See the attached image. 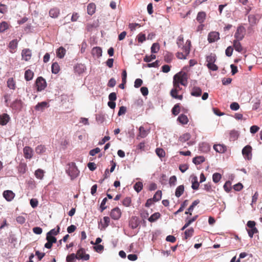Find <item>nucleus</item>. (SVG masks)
<instances>
[{
	"mask_svg": "<svg viewBox=\"0 0 262 262\" xmlns=\"http://www.w3.org/2000/svg\"><path fill=\"white\" fill-rule=\"evenodd\" d=\"M188 74L184 72L181 71L175 74L173 78V81L181 84L182 85L186 86L188 84Z\"/></svg>",
	"mask_w": 262,
	"mask_h": 262,
	"instance_id": "nucleus-1",
	"label": "nucleus"
},
{
	"mask_svg": "<svg viewBox=\"0 0 262 262\" xmlns=\"http://www.w3.org/2000/svg\"><path fill=\"white\" fill-rule=\"evenodd\" d=\"M191 46V41L187 40L184 46H183L182 49L183 52H178L176 54V56L180 59H186L187 56L189 54Z\"/></svg>",
	"mask_w": 262,
	"mask_h": 262,
	"instance_id": "nucleus-2",
	"label": "nucleus"
},
{
	"mask_svg": "<svg viewBox=\"0 0 262 262\" xmlns=\"http://www.w3.org/2000/svg\"><path fill=\"white\" fill-rule=\"evenodd\" d=\"M66 172L71 177V179H74L78 177L79 171L77 169L74 163L69 164L68 168L66 169Z\"/></svg>",
	"mask_w": 262,
	"mask_h": 262,
	"instance_id": "nucleus-3",
	"label": "nucleus"
},
{
	"mask_svg": "<svg viewBox=\"0 0 262 262\" xmlns=\"http://www.w3.org/2000/svg\"><path fill=\"white\" fill-rule=\"evenodd\" d=\"M35 85L37 91H41L46 88L47 83L44 78L42 77H39L36 80Z\"/></svg>",
	"mask_w": 262,
	"mask_h": 262,
	"instance_id": "nucleus-4",
	"label": "nucleus"
},
{
	"mask_svg": "<svg viewBox=\"0 0 262 262\" xmlns=\"http://www.w3.org/2000/svg\"><path fill=\"white\" fill-rule=\"evenodd\" d=\"M246 33V29L243 26H240L237 27L236 31L234 34L236 39L242 40Z\"/></svg>",
	"mask_w": 262,
	"mask_h": 262,
	"instance_id": "nucleus-5",
	"label": "nucleus"
},
{
	"mask_svg": "<svg viewBox=\"0 0 262 262\" xmlns=\"http://www.w3.org/2000/svg\"><path fill=\"white\" fill-rule=\"evenodd\" d=\"M76 256L78 259H82L84 260H88L90 258V255L85 253L84 248H80L76 253Z\"/></svg>",
	"mask_w": 262,
	"mask_h": 262,
	"instance_id": "nucleus-6",
	"label": "nucleus"
},
{
	"mask_svg": "<svg viewBox=\"0 0 262 262\" xmlns=\"http://www.w3.org/2000/svg\"><path fill=\"white\" fill-rule=\"evenodd\" d=\"M23 106V102L20 99H16L11 104V107L13 110L20 111Z\"/></svg>",
	"mask_w": 262,
	"mask_h": 262,
	"instance_id": "nucleus-7",
	"label": "nucleus"
},
{
	"mask_svg": "<svg viewBox=\"0 0 262 262\" xmlns=\"http://www.w3.org/2000/svg\"><path fill=\"white\" fill-rule=\"evenodd\" d=\"M46 239L47 242L45 244V247L48 249H51L53 244L57 242V239L55 237L49 235L48 234H47Z\"/></svg>",
	"mask_w": 262,
	"mask_h": 262,
	"instance_id": "nucleus-8",
	"label": "nucleus"
},
{
	"mask_svg": "<svg viewBox=\"0 0 262 262\" xmlns=\"http://www.w3.org/2000/svg\"><path fill=\"white\" fill-rule=\"evenodd\" d=\"M121 214V210L117 207L112 210L110 216L113 219L118 220L120 218Z\"/></svg>",
	"mask_w": 262,
	"mask_h": 262,
	"instance_id": "nucleus-9",
	"label": "nucleus"
},
{
	"mask_svg": "<svg viewBox=\"0 0 262 262\" xmlns=\"http://www.w3.org/2000/svg\"><path fill=\"white\" fill-rule=\"evenodd\" d=\"M220 39V34L218 32L213 31L208 34V40L209 43L214 42Z\"/></svg>",
	"mask_w": 262,
	"mask_h": 262,
	"instance_id": "nucleus-10",
	"label": "nucleus"
},
{
	"mask_svg": "<svg viewBox=\"0 0 262 262\" xmlns=\"http://www.w3.org/2000/svg\"><path fill=\"white\" fill-rule=\"evenodd\" d=\"M252 147L250 145L246 146L242 150V154L245 159L250 160L252 157Z\"/></svg>",
	"mask_w": 262,
	"mask_h": 262,
	"instance_id": "nucleus-11",
	"label": "nucleus"
},
{
	"mask_svg": "<svg viewBox=\"0 0 262 262\" xmlns=\"http://www.w3.org/2000/svg\"><path fill=\"white\" fill-rule=\"evenodd\" d=\"M22 60L29 61L32 57V52L29 49H25L21 51Z\"/></svg>",
	"mask_w": 262,
	"mask_h": 262,
	"instance_id": "nucleus-12",
	"label": "nucleus"
},
{
	"mask_svg": "<svg viewBox=\"0 0 262 262\" xmlns=\"http://www.w3.org/2000/svg\"><path fill=\"white\" fill-rule=\"evenodd\" d=\"M3 197L8 202L11 201L15 197V193L11 190H5L3 193Z\"/></svg>",
	"mask_w": 262,
	"mask_h": 262,
	"instance_id": "nucleus-13",
	"label": "nucleus"
},
{
	"mask_svg": "<svg viewBox=\"0 0 262 262\" xmlns=\"http://www.w3.org/2000/svg\"><path fill=\"white\" fill-rule=\"evenodd\" d=\"M24 155L26 159H31L33 157V149L29 146H25L23 149Z\"/></svg>",
	"mask_w": 262,
	"mask_h": 262,
	"instance_id": "nucleus-14",
	"label": "nucleus"
},
{
	"mask_svg": "<svg viewBox=\"0 0 262 262\" xmlns=\"http://www.w3.org/2000/svg\"><path fill=\"white\" fill-rule=\"evenodd\" d=\"M139 224L140 223L138 218L136 216H134L131 217L129 221V225L131 228L134 229L136 228L139 226Z\"/></svg>",
	"mask_w": 262,
	"mask_h": 262,
	"instance_id": "nucleus-15",
	"label": "nucleus"
},
{
	"mask_svg": "<svg viewBox=\"0 0 262 262\" xmlns=\"http://www.w3.org/2000/svg\"><path fill=\"white\" fill-rule=\"evenodd\" d=\"M18 41L16 39L11 40L9 43V48L10 52L12 53L15 52L16 49L17 48Z\"/></svg>",
	"mask_w": 262,
	"mask_h": 262,
	"instance_id": "nucleus-16",
	"label": "nucleus"
},
{
	"mask_svg": "<svg viewBox=\"0 0 262 262\" xmlns=\"http://www.w3.org/2000/svg\"><path fill=\"white\" fill-rule=\"evenodd\" d=\"M206 18V13L204 11L199 12L196 18V20L201 24H203Z\"/></svg>",
	"mask_w": 262,
	"mask_h": 262,
	"instance_id": "nucleus-17",
	"label": "nucleus"
},
{
	"mask_svg": "<svg viewBox=\"0 0 262 262\" xmlns=\"http://www.w3.org/2000/svg\"><path fill=\"white\" fill-rule=\"evenodd\" d=\"M214 149L217 152L224 153L226 151V146L224 144H215L213 146Z\"/></svg>",
	"mask_w": 262,
	"mask_h": 262,
	"instance_id": "nucleus-18",
	"label": "nucleus"
},
{
	"mask_svg": "<svg viewBox=\"0 0 262 262\" xmlns=\"http://www.w3.org/2000/svg\"><path fill=\"white\" fill-rule=\"evenodd\" d=\"M7 85L8 88L10 89L14 90L16 89V81L15 80L12 78H9L7 81Z\"/></svg>",
	"mask_w": 262,
	"mask_h": 262,
	"instance_id": "nucleus-19",
	"label": "nucleus"
},
{
	"mask_svg": "<svg viewBox=\"0 0 262 262\" xmlns=\"http://www.w3.org/2000/svg\"><path fill=\"white\" fill-rule=\"evenodd\" d=\"M200 203L199 200H196L193 201L192 204L189 206L187 211H185V213L186 214H189L190 215H192V211L194 209V208L195 206H196Z\"/></svg>",
	"mask_w": 262,
	"mask_h": 262,
	"instance_id": "nucleus-20",
	"label": "nucleus"
},
{
	"mask_svg": "<svg viewBox=\"0 0 262 262\" xmlns=\"http://www.w3.org/2000/svg\"><path fill=\"white\" fill-rule=\"evenodd\" d=\"M202 90L199 87L194 86L192 88L191 95L195 97H199L202 94Z\"/></svg>",
	"mask_w": 262,
	"mask_h": 262,
	"instance_id": "nucleus-21",
	"label": "nucleus"
},
{
	"mask_svg": "<svg viewBox=\"0 0 262 262\" xmlns=\"http://www.w3.org/2000/svg\"><path fill=\"white\" fill-rule=\"evenodd\" d=\"M241 40L235 39L233 41V47L234 49L238 52H241L243 51V47L239 41Z\"/></svg>",
	"mask_w": 262,
	"mask_h": 262,
	"instance_id": "nucleus-22",
	"label": "nucleus"
},
{
	"mask_svg": "<svg viewBox=\"0 0 262 262\" xmlns=\"http://www.w3.org/2000/svg\"><path fill=\"white\" fill-rule=\"evenodd\" d=\"M59 9L57 8L51 9L49 11V15L52 18H56L59 14Z\"/></svg>",
	"mask_w": 262,
	"mask_h": 262,
	"instance_id": "nucleus-23",
	"label": "nucleus"
},
{
	"mask_svg": "<svg viewBox=\"0 0 262 262\" xmlns=\"http://www.w3.org/2000/svg\"><path fill=\"white\" fill-rule=\"evenodd\" d=\"M96 10V5L94 3H90L88 5L87 11L89 15H92Z\"/></svg>",
	"mask_w": 262,
	"mask_h": 262,
	"instance_id": "nucleus-24",
	"label": "nucleus"
},
{
	"mask_svg": "<svg viewBox=\"0 0 262 262\" xmlns=\"http://www.w3.org/2000/svg\"><path fill=\"white\" fill-rule=\"evenodd\" d=\"M102 49L100 47H94L93 48L92 53L93 55L97 56V57H99L102 55Z\"/></svg>",
	"mask_w": 262,
	"mask_h": 262,
	"instance_id": "nucleus-25",
	"label": "nucleus"
},
{
	"mask_svg": "<svg viewBox=\"0 0 262 262\" xmlns=\"http://www.w3.org/2000/svg\"><path fill=\"white\" fill-rule=\"evenodd\" d=\"M178 121L182 124H186L188 122V119L187 116L184 114L180 115L178 118Z\"/></svg>",
	"mask_w": 262,
	"mask_h": 262,
	"instance_id": "nucleus-26",
	"label": "nucleus"
},
{
	"mask_svg": "<svg viewBox=\"0 0 262 262\" xmlns=\"http://www.w3.org/2000/svg\"><path fill=\"white\" fill-rule=\"evenodd\" d=\"M34 76V73L30 69L25 71V79L27 81H29L32 79Z\"/></svg>",
	"mask_w": 262,
	"mask_h": 262,
	"instance_id": "nucleus-27",
	"label": "nucleus"
},
{
	"mask_svg": "<svg viewBox=\"0 0 262 262\" xmlns=\"http://www.w3.org/2000/svg\"><path fill=\"white\" fill-rule=\"evenodd\" d=\"M184 191V186L183 185H180L176 188L175 195L177 198H179L180 196L182 195Z\"/></svg>",
	"mask_w": 262,
	"mask_h": 262,
	"instance_id": "nucleus-28",
	"label": "nucleus"
},
{
	"mask_svg": "<svg viewBox=\"0 0 262 262\" xmlns=\"http://www.w3.org/2000/svg\"><path fill=\"white\" fill-rule=\"evenodd\" d=\"M205 161V158L203 156H197L193 158L192 162L195 165H199Z\"/></svg>",
	"mask_w": 262,
	"mask_h": 262,
	"instance_id": "nucleus-29",
	"label": "nucleus"
},
{
	"mask_svg": "<svg viewBox=\"0 0 262 262\" xmlns=\"http://www.w3.org/2000/svg\"><path fill=\"white\" fill-rule=\"evenodd\" d=\"M66 52V49L62 47H60L56 52L57 56L59 58H62L64 56Z\"/></svg>",
	"mask_w": 262,
	"mask_h": 262,
	"instance_id": "nucleus-30",
	"label": "nucleus"
},
{
	"mask_svg": "<svg viewBox=\"0 0 262 262\" xmlns=\"http://www.w3.org/2000/svg\"><path fill=\"white\" fill-rule=\"evenodd\" d=\"M10 118L7 114H3L1 115V125H6L9 121Z\"/></svg>",
	"mask_w": 262,
	"mask_h": 262,
	"instance_id": "nucleus-31",
	"label": "nucleus"
},
{
	"mask_svg": "<svg viewBox=\"0 0 262 262\" xmlns=\"http://www.w3.org/2000/svg\"><path fill=\"white\" fill-rule=\"evenodd\" d=\"M48 103L45 101H43L40 103H38V104L35 106V110L36 111H41L47 106Z\"/></svg>",
	"mask_w": 262,
	"mask_h": 262,
	"instance_id": "nucleus-32",
	"label": "nucleus"
},
{
	"mask_svg": "<svg viewBox=\"0 0 262 262\" xmlns=\"http://www.w3.org/2000/svg\"><path fill=\"white\" fill-rule=\"evenodd\" d=\"M192 186L191 187L194 190L198 189L199 187L200 184L198 181V178L196 176L192 178Z\"/></svg>",
	"mask_w": 262,
	"mask_h": 262,
	"instance_id": "nucleus-33",
	"label": "nucleus"
},
{
	"mask_svg": "<svg viewBox=\"0 0 262 262\" xmlns=\"http://www.w3.org/2000/svg\"><path fill=\"white\" fill-rule=\"evenodd\" d=\"M178 92L174 90V89H172L170 91V95L172 98H174L175 99L182 100L183 99V95H178Z\"/></svg>",
	"mask_w": 262,
	"mask_h": 262,
	"instance_id": "nucleus-34",
	"label": "nucleus"
},
{
	"mask_svg": "<svg viewBox=\"0 0 262 262\" xmlns=\"http://www.w3.org/2000/svg\"><path fill=\"white\" fill-rule=\"evenodd\" d=\"M171 112L172 114L174 116L178 115L180 112V103H177L174 105L173 108H172Z\"/></svg>",
	"mask_w": 262,
	"mask_h": 262,
	"instance_id": "nucleus-35",
	"label": "nucleus"
},
{
	"mask_svg": "<svg viewBox=\"0 0 262 262\" xmlns=\"http://www.w3.org/2000/svg\"><path fill=\"white\" fill-rule=\"evenodd\" d=\"M139 136L141 138H145L148 134V131L146 130L143 126H140L139 129Z\"/></svg>",
	"mask_w": 262,
	"mask_h": 262,
	"instance_id": "nucleus-36",
	"label": "nucleus"
},
{
	"mask_svg": "<svg viewBox=\"0 0 262 262\" xmlns=\"http://www.w3.org/2000/svg\"><path fill=\"white\" fill-rule=\"evenodd\" d=\"M46 150V148L44 145H38L35 148V151L38 154H41L44 153Z\"/></svg>",
	"mask_w": 262,
	"mask_h": 262,
	"instance_id": "nucleus-37",
	"label": "nucleus"
},
{
	"mask_svg": "<svg viewBox=\"0 0 262 262\" xmlns=\"http://www.w3.org/2000/svg\"><path fill=\"white\" fill-rule=\"evenodd\" d=\"M60 70V67L58 63L56 62L52 63V72L54 74H57Z\"/></svg>",
	"mask_w": 262,
	"mask_h": 262,
	"instance_id": "nucleus-38",
	"label": "nucleus"
},
{
	"mask_svg": "<svg viewBox=\"0 0 262 262\" xmlns=\"http://www.w3.org/2000/svg\"><path fill=\"white\" fill-rule=\"evenodd\" d=\"M160 214L159 212H156L152 214L148 219L150 222H154L158 220L160 217Z\"/></svg>",
	"mask_w": 262,
	"mask_h": 262,
	"instance_id": "nucleus-39",
	"label": "nucleus"
},
{
	"mask_svg": "<svg viewBox=\"0 0 262 262\" xmlns=\"http://www.w3.org/2000/svg\"><path fill=\"white\" fill-rule=\"evenodd\" d=\"M190 135L189 133H185L183 135H182L181 136H180L179 138V140L181 142H185L188 140H189L190 138Z\"/></svg>",
	"mask_w": 262,
	"mask_h": 262,
	"instance_id": "nucleus-40",
	"label": "nucleus"
},
{
	"mask_svg": "<svg viewBox=\"0 0 262 262\" xmlns=\"http://www.w3.org/2000/svg\"><path fill=\"white\" fill-rule=\"evenodd\" d=\"M143 184L141 182H138L134 185V188L137 192H139L143 189Z\"/></svg>",
	"mask_w": 262,
	"mask_h": 262,
	"instance_id": "nucleus-41",
	"label": "nucleus"
},
{
	"mask_svg": "<svg viewBox=\"0 0 262 262\" xmlns=\"http://www.w3.org/2000/svg\"><path fill=\"white\" fill-rule=\"evenodd\" d=\"M194 230L192 228L187 229L185 231V238L187 239L193 235Z\"/></svg>",
	"mask_w": 262,
	"mask_h": 262,
	"instance_id": "nucleus-42",
	"label": "nucleus"
},
{
	"mask_svg": "<svg viewBox=\"0 0 262 262\" xmlns=\"http://www.w3.org/2000/svg\"><path fill=\"white\" fill-rule=\"evenodd\" d=\"M35 177L39 179H42L44 176L43 170L40 169L36 170L35 172Z\"/></svg>",
	"mask_w": 262,
	"mask_h": 262,
	"instance_id": "nucleus-43",
	"label": "nucleus"
},
{
	"mask_svg": "<svg viewBox=\"0 0 262 262\" xmlns=\"http://www.w3.org/2000/svg\"><path fill=\"white\" fill-rule=\"evenodd\" d=\"M161 197H162V192L160 190H158L154 194L153 198L152 199L154 201L157 202L161 200Z\"/></svg>",
	"mask_w": 262,
	"mask_h": 262,
	"instance_id": "nucleus-44",
	"label": "nucleus"
},
{
	"mask_svg": "<svg viewBox=\"0 0 262 262\" xmlns=\"http://www.w3.org/2000/svg\"><path fill=\"white\" fill-rule=\"evenodd\" d=\"M188 205V200H185L183 203L181 205V207L180 208L174 213L175 215L178 214L179 212H181L183 211L184 208L187 206Z\"/></svg>",
	"mask_w": 262,
	"mask_h": 262,
	"instance_id": "nucleus-45",
	"label": "nucleus"
},
{
	"mask_svg": "<svg viewBox=\"0 0 262 262\" xmlns=\"http://www.w3.org/2000/svg\"><path fill=\"white\" fill-rule=\"evenodd\" d=\"M221 178V174L217 172L214 173L212 176L213 181L215 183H218L220 181Z\"/></svg>",
	"mask_w": 262,
	"mask_h": 262,
	"instance_id": "nucleus-46",
	"label": "nucleus"
},
{
	"mask_svg": "<svg viewBox=\"0 0 262 262\" xmlns=\"http://www.w3.org/2000/svg\"><path fill=\"white\" fill-rule=\"evenodd\" d=\"M160 49L159 45L158 43H154L151 47V52L152 53H157Z\"/></svg>",
	"mask_w": 262,
	"mask_h": 262,
	"instance_id": "nucleus-47",
	"label": "nucleus"
},
{
	"mask_svg": "<svg viewBox=\"0 0 262 262\" xmlns=\"http://www.w3.org/2000/svg\"><path fill=\"white\" fill-rule=\"evenodd\" d=\"M132 200L130 197H126L122 201V204L125 207H129L130 205Z\"/></svg>",
	"mask_w": 262,
	"mask_h": 262,
	"instance_id": "nucleus-48",
	"label": "nucleus"
},
{
	"mask_svg": "<svg viewBox=\"0 0 262 262\" xmlns=\"http://www.w3.org/2000/svg\"><path fill=\"white\" fill-rule=\"evenodd\" d=\"M77 259V257L76 256V254L72 253L70 255H68L67 256L66 260L67 262H72V261H75V259Z\"/></svg>",
	"mask_w": 262,
	"mask_h": 262,
	"instance_id": "nucleus-49",
	"label": "nucleus"
},
{
	"mask_svg": "<svg viewBox=\"0 0 262 262\" xmlns=\"http://www.w3.org/2000/svg\"><path fill=\"white\" fill-rule=\"evenodd\" d=\"M173 59V55L172 53H167L164 56V60L167 63H170Z\"/></svg>",
	"mask_w": 262,
	"mask_h": 262,
	"instance_id": "nucleus-50",
	"label": "nucleus"
},
{
	"mask_svg": "<svg viewBox=\"0 0 262 262\" xmlns=\"http://www.w3.org/2000/svg\"><path fill=\"white\" fill-rule=\"evenodd\" d=\"M224 189L227 192H229L231 189V183L230 181H227L224 185Z\"/></svg>",
	"mask_w": 262,
	"mask_h": 262,
	"instance_id": "nucleus-51",
	"label": "nucleus"
},
{
	"mask_svg": "<svg viewBox=\"0 0 262 262\" xmlns=\"http://www.w3.org/2000/svg\"><path fill=\"white\" fill-rule=\"evenodd\" d=\"M253 110H256L259 107L260 104V100L258 98H256L253 101Z\"/></svg>",
	"mask_w": 262,
	"mask_h": 262,
	"instance_id": "nucleus-52",
	"label": "nucleus"
},
{
	"mask_svg": "<svg viewBox=\"0 0 262 262\" xmlns=\"http://www.w3.org/2000/svg\"><path fill=\"white\" fill-rule=\"evenodd\" d=\"M59 230H60V227L58 226H57L56 229H53L51 230L49 232H48L47 233V234H48L49 235H52V236L56 235L59 233Z\"/></svg>",
	"mask_w": 262,
	"mask_h": 262,
	"instance_id": "nucleus-53",
	"label": "nucleus"
},
{
	"mask_svg": "<svg viewBox=\"0 0 262 262\" xmlns=\"http://www.w3.org/2000/svg\"><path fill=\"white\" fill-rule=\"evenodd\" d=\"M216 60V57L214 55L210 54L206 58V61L207 63H214Z\"/></svg>",
	"mask_w": 262,
	"mask_h": 262,
	"instance_id": "nucleus-54",
	"label": "nucleus"
},
{
	"mask_svg": "<svg viewBox=\"0 0 262 262\" xmlns=\"http://www.w3.org/2000/svg\"><path fill=\"white\" fill-rule=\"evenodd\" d=\"M75 70L78 73H81L84 71V67L82 64H77L75 66Z\"/></svg>",
	"mask_w": 262,
	"mask_h": 262,
	"instance_id": "nucleus-55",
	"label": "nucleus"
},
{
	"mask_svg": "<svg viewBox=\"0 0 262 262\" xmlns=\"http://www.w3.org/2000/svg\"><path fill=\"white\" fill-rule=\"evenodd\" d=\"M156 55H154V54H152L150 56L146 55L144 57L143 60L145 62H150L152 60L156 59Z\"/></svg>",
	"mask_w": 262,
	"mask_h": 262,
	"instance_id": "nucleus-56",
	"label": "nucleus"
},
{
	"mask_svg": "<svg viewBox=\"0 0 262 262\" xmlns=\"http://www.w3.org/2000/svg\"><path fill=\"white\" fill-rule=\"evenodd\" d=\"M183 42H184L183 36L181 35L178 37L177 41V44L179 48L181 47V46L183 47Z\"/></svg>",
	"mask_w": 262,
	"mask_h": 262,
	"instance_id": "nucleus-57",
	"label": "nucleus"
},
{
	"mask_svg": "<svg viewBox=\"0 0 262 262\" xmlns=\"http://www.w3.org/2000/svg\"><path fill=\"white\" fill-rule=\"evenodd\" d=\"M249 236L252 238L253 237V234L258 232V230L256 228H252L247 230Z\"/></svg>",
	"mask_w": 262,
	"mask_h": 262,
	"instance_id": "nucleus-58",
	"label": "nucleus"
},
{
	"mask_svg": "<svg viewBox=\"0 0 262 262\" xmlns=\"http://www.w3.org/2000/svg\"><path fill=\"white\" fill-rule=\"evenodd\" d=\"M157 155L159 157H164L165 155L164 150L162 148H157L156 150Z\"/></svg>",
	"mask_w": 262,
	"mask_h": 262,
	"instance_id": "nucleus-59",
	"label": "nucleus"
},
{
	"mask_svg": "<svg viewBox=\"0 0 262 262\" xmlns=\"http://www.w3.org/2000/svg\"><path fill=\"white\" fill-rule=\"evenodd\" d=\"M177 177L175 176H171L169 181V184L170 186H175L177 182Z\"/></svg>",
	"mask_w": 262,
	"mask_h": 262,
	"instance_id": "nucleus-60",
	"label": "nucleus"
},
{
	"mask_svg": "<svg viewBox=\"0 0 262 262\" xmlns=\"http://www.w3.org/2000/svg\"><path fill=\"white\" fill-rule=\"evenodd\" d=\"M230 107L231 110L233 111H237L239 108V105L237 102H232L230 105Z\"/></svg>",
	"mask_w": 262,
	"mask_h": 262,
	"instance_id": "nucleus-61",
	"label": "nucleus"
},
{
	"mask_svg": "<svg viewBox=\"0 0 262 262\" xmlns=\"http://www.w3.org/2000/svg\"><path fill=\"white\" fill-rule=\"evenodd\" d=\"M233 49L231 46L227 47L225 51V54L227 56L230 57L233 53Z\"/></svg>",
	"mask_w": 262,
	"mask_h": 262,
	"instance_id": "nucleus-62",
	"label": "nucleus"
},
{
	"mask_svg": "<svg viewBox=\"0 0 262 262\" xmlns=\"http://www.w3.org/2000/svg\"><path fill=\"white\" fill-rule=\"evenodd\" d=\"M9 27V25L6 21L1 23V32L6 31Z\"/></svg>",
	"mask_w": 262,
	"mask_h": 262,
	"instance_id": "nucleus-63",
	"label": "nucleus"
},
{
	"mask_svg": "<svg viewBox=\"0 0 262 262\" xmlns=\"http://www.w3.org/2000/svg\"><path fill=\"white\" fill-rule=\"evenodd\" d=\"M207 66L208 68V69L211 70L212 71H215L217 70L218 69L217 66L214 63H207Z\"/></svg>",
	"mask_w": 262,
	"mask_h": 262,
	"instance_id": "nucleus-64",
	"label": "nucleus"
}]
</instances>
